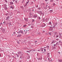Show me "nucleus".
Wrapping results in <instances>:
<instances>
[{
    "label": "nucleus",
    "mask_w": 62,
    "mask_h": 62,
    "mask_svg": "<svg viewBox=\"0 0 62 62\" xmlns=\"http://www.w3.org/2000/svg\"><path fill=\"white\" fill-rule=\"evenodd\" d=\"M17 54H21L20 56H22L23 55V54H22V53H21V52L20 51H19L18 52Z\"/></svg>",
    "instance_id": "1"
},
{
    "label": "nucleus",
    "mask_w": 62,
    "mask_h": 62,
    "mask_svg": "<svg viewBox=\"0 0 62 62\" xmlns=\"http://www.w3.org/2000/svg\"><path fill=\"white\" fill-rule=\"evenodd\" d=\"M50 31H52L53 30V27H50L49 28Z\"/></svg>",
    "instance_id": "2"
},
{
    "label": "nucleus",
    "mask_w": 62,
    "mask_h": 62,
    "mask_svg": "<svg viewBox=\"0 0 62 62\" xmlns=\"http://www.w3.org/2000/svg\"><path fill=\"white\" fill-rule=\"evenodd\" d=\"M38 14H39L40 15H42V12L41 11H39L38 12Z\"/></svg>",
    "instance_id": "3"
},
{
    "label": "nucleus",
    "mask_w": 62,
    "mask_h": 62,
    "mask_svg": "<svg viewBox=\"0 0 62 62\" xmlns=\"http://www.w3.org/2000/svg\"><path fill=\"white\" fill-rule=\"evenodd\" d=\"M61 33H59V38H62V36H61Z\"/></svg>",
    "instance_id": "4"
},
{
    "label": "nucleus",
    "mask_w": 62,
    "mask_h": 62,
    "mask_svg": "<svg viewBox=\"0 0 62 62\" xmlns=\"http://www.w3.org/2000/svg\"><path fill=\"white\" fill-rule=\"evenodd\" d=\"M46 26V24L44 23L42 25V27H44Z\"/></svg>",
    "instance_id": "5"
},
{
    "label": "nucleus",
    "mask_w": 62,
    "mask_h": 62,
    "mask_svg": "<svg viewBox=\"0 0 62 62\" xmlns=\"http://www.w3.org/2000/svg\"><path fill=\"white\" fill-rule=\"evenodd\" d=\"M58 62H62V59H58Z\"/></svg>",
    "instance_id": "6"
},
{
    "label": "nucleus",
    "mask_w": 62,
    "mask_h": 62,
    "mask_svg": "<svg viewBox=\"0 0 62 62\" xmlns=\"http://www.w3.org/2000/svg\"><path fill=\"white\" fill-rule=\"evenodd\" d=\"M57 24V22H56L54 24V26H56V25Z\"/></svg>",
    "instance_id": "7"
},
{
    "label": "nucleus",
    "mask_w": 62,
    "mask_h": 62,
    "mask_svg": "<svg viewBox=\"0 0 62 62\" xmlns=\"http://www.w3.org/2000/svg\"><path fill=\"white\" fill-rule=\"evenodd\" d=\"M49 18H46V19L45 21L46 22H47L48 21H49Z\"/></svg>",
    "instance_id": "8"
},
{
    "label": "nucleus",
    "mask_w": 62,
    "mask_h": 62,
    "mask_svg": "<svg viewBox=\"0 0 62 62\" xmlns=\"http://www.w3.org/2000/svg\"><path fill=\"white\" fill-rule=\"evenodd\" d=\"M24 20H25V21L26 22H27L28 21V18H24Z\"/></svg>",
    "instance_id": "9"
},
{
    "label": "nucleus",
    "mask_w": 62,
    "mask_h": 62,
    "mask_svg": "<svg viewBox=\"0 0 62 62\" xmlns=\"http://www.w3.org/2000/svg\"><path fill=\"white\" fill-rule=\"evenodd\" d=\"M51 24H52V23H51V22H49L48 24V25H49V24H50V25H51Z\"/></svg>",
    "instance_id": "10"
},
{
    "label": "nucleus",
    "mask_w": 62,
    "mask_h": 62,
    "mask_svg": "<svg viewBox=\"0 0 62 62\" xmlns=\"http://www.w3.org/2000/svg\"><path fill=\"white\" fill-rule=\"evenodd\" d=\"M16 54V55H17V57H19V55L18 54Z\"/></svg>",
    "instance_id": "11"
},
{
    "label": "nucleus",
    "mask_w": 62,
    "mask_h": 62,
    "mask_svg": "<svg viewBox=\"0 0 62 62\" xmlns=\"http://www.w3.org/2000/svg\"><path fill=\"white\" fill-rule=\"evenodd\" d=\"M10 4H11V5H13V3L12 2H10Z\"/></svg>",
    "instance_id": "12"
},
{
    "label": "nucleus",
    "mask_w": 62,
    "mask_h": 62,
    "mask_svg": "<svg viewBox=\"0 0 62 62\" xmlns=\"http://www.w3.org/2000/svg\"><path fill=\"white\" fill-rule=\"evenodd\" d=\"M48 10H49V9H51V7L50 6H48Z\"/></svg>",
    "instance_id": "13"
},
{
    "label": "nucleus",
    "mask_w": 62,
    "mask_h": 62,
    "mask_svg": "<svg viewBox=\"0 0 62 62\" xmlns=\"http://www.w3.org/2000/svg\"><path fill=\"white\" fill-rule=\"evenodd\" d=\"M54 46L56 47H57V46H56V44H54Z\"/></svg>",
    "instance_id": "14"
},
{
    "label": "nucleus",
    "mask_w": 62,
    "mask_h": 62,
    "mask_svg": "<svg viewBox=\"0 0 62 62\" xmlns=\"http://www.w3.org/2000/svg\"><path fill=\"white\" fill-rule=\"evenodd\" d=\"M21 31V33H22V34H23V31H19V32H20Z\"/></svg>",
    "instance_id": "15"
},
{
    "label": "nucleus",
    "mask_w": 62,
    "mask_h": 62,
    "mask_svg": "<svg viewBox=\"0 0 62 62\" xmlns=\"http://www.w3.org/2000/svg\"><path fill=\"white\" fill-rule=\"evenodd\" d=\"M9 18V16H8L7 17V19H8Z\"/></svg>",
    "instance_id": "16"
},
{
    "label": "nucleus",
    "mask_w": 62,
    "mask_h": 62,
    "mask_svg": "<svg viewBox=\"0 0 62 62\" xmlns=\"http://www.w3.org/2000/svg\"><path fill=\"white\" fill-rule=\"evenodd\" d=\"M53 12V10H51L50 11V13H52V12Z\"/></svg>",
    "instance_id": "17"
},
{
    "label": "nucleus",
    "mask_w": 62,
    "mask_h": 62,
    "mask_svg": "<svg viewBox=\"0 0 62 62\" xmlns=\"http://www.w3.org/2000/svg\"><path fill=\"white\" fill-rule=\"evenodd\" d=\"M27 2H26V4H28V3H29V0L28 1H27Z\"/></svg>",
    "instance_id": "18"
},
{
    "label": "nucleus",
    "mask_w": 62,
    "mask_h": 62,
    "mask_svg": "<svg viewBox=\"0 0 62 62\" xmlns=\"http://www.w3.org/2000/svg\"><path fill=\"white\" fill-rule=\"evenodd\" d=\"M27 4L26 3H25V7H26V6H27Z\"/></svg>",
    "instance_id": "19"
},
{
    "label": "nucleus",
    "mask_w": 62,
    "mask_h": 62,
    "mask_svg": "<svg viewBox=\"0 0 62 62\" xmlns=\"http://www.w3.org/2000/svg\"><path fill=\"white\" fill-rule=\"evenodd\" d=\"M59 42L60 43H62V42L61 41H59Z\"/></svg>",
    "instance_id": "20"
},
{
    "label": "nucleus",
    "mask_w": 62,
    "mask_h": 62,
    "mask_svg": "<svg viewBox=\"0 0 62 62\" xmlns=\"http://www.w3.org/2000/svg\"><path fill=\"white\" fill-rule=\"evenodd\" d=\"M34 17V18H36V17H37V16H36V15H35L34 16H33Z\"/></svg>",
    "instance_id": "21"
},
{
    "label": "nucleus",
    "mask_w": 62,
    "mask_h": 62,
    "mask_svg": "<svg viewBox=\"0 0 62 62\" xmlns=\"http://www.w3.org/2000/svg\"><path fill=\"white\" fill-rule=\"evenodd\" d=\"M56 38H58V37H59V36L58 35H56Z\"/></svg>",
    "instance_id": "22"
},
{
    "label": "nucleus",
    "mask_w": 62,
    "mask_h": 62,
    "mask_svg": "<svg viewBox=\"0 0 62 62\" xmlns=\"http://www.w3.org/2000/svg\"><path fill=\"white\" fill-rule=\"evenodd\" d=\"M32 22H34L35 21V20L34 19H32Z\"/></svg>",
    "instance_id": "23"
},
{
    "label": "nucleus",
    "mask_w": 62,
    "mask_h": 62,
    "mask_svg": "<svg viewBox=\"0 0 62 62\" xmlns=\"http://www.w3.org/2000/svg\"><path fill=\"white\" fill-rule=\"evenodd\" d=\"M24 0H23L22 2H21V3H23V2H24Z\"/></svg>",
    "instance_id": "24"
},
{
    "label": "nucleus",
    "mask_w": 62,
    "mask_h": 62,
    "mask_svg": "<svg viewBox=\"0 0 62 62\" xmlns=\"http://www.w3.org/2000/svg\"><path fill=\"white\" fill-rule=\"evenodd\" d=\"M22 35H18V37H21V36Z\"/></svg>",
    "instance_id": "25"
},
{
    "label": "nucleus",
    "mask_w": 62,
    "mask_h": 62,
    "mask_svg": "<svg viewBox=\"0 0 62 62\" xmlns=\"http://www.w3.org/2000/svg\"><path fill=\"white\" fill-rule=\"evenodd\" d=\"M10 8H12V9H13L14 8L12 6H11Z\"/></svg>",
    "instance_id": "26"
},
{
    "label": "nucleus",
    "mask_w": 62,
    "mask_h": 62,
    "mask_svg": "<svg viewBox=\"0 0 62 62\" xmlns=\"http://www.w3.org/2000/svg\"><path fill=\"white\" fill-rule=\"evenodd\" d=\"M26 26V25H24L23 26L24 27H25Z\"/></svg>",
    "instance_id": "27"
},
{
    "label": "nucleus",
    "mask_w": 62,
    "mask_h": 62,
    "mask_svg": "<svg viewBox=\"0 0 62 62\" xmlns=\"http://www.w3.org/2000/svg\"><path fill=\"white\" fill-rule=\"evenodd\" d=\"M40 50H43V48L42 47H41L40 48Z\"/></svg>",
    "instance_id": "28"
},
{
    "label": "nucleus",
    "mask_w": 62,
    "mask_h": 62,
    "mask_svg": "<svg viewBox=\"0 0 62 62\" xmlns=\"http://www.w3.org/2000/svg\"><path fill=\"white\" fill-rule=\"evenodd\" d=\"M48 61L49 62H50L51 61H53V60L52 59L51 60H48Z\"/></svg>",
    "instance_id": "29"
},
{
    "label": "nucleus",
    "mask_w": 62,
    "mask_h": 62,
    "mask_svg": "<svg viewBox=\"0 0 62 62\" xmlns=\"http://www.w3.org/2000/svg\"><path fill=\"white\" fill-rule=\"evenodd\" d=\"M38 19H39V20H40V17H38Z\"/></svg>",
    "instance_id": "30"
},
{
    "label": "nucleus",
    "mask_w": 62,
    "mask_h": 62,
    "mask_svg": "<svg viewBox=\"0 0 62 62\" xmlns=\"http://www.w3.org/2000/svg\"><path fill=\"white\" fill-rule=\"evenodd\" d=\"M50 2H54V0H51L50 1Z\"/></svg>",
    "instance_id": "31"
},
{
    "label": "nucleus",
    "mask_w": 62,
    "mask_h": 62,
    "mask_svg": "<svg viewBox=\"0 0 62 62\" xmlns=\"http://www.w3.org/2000/svg\"><path fill=\"white\" fill-rule=\"evenodd\" d=\"M31 28H34V26H31Z\"/></svg>",
    "instance_id": "32"
},
{
    "label": "nucleus",
    "mask_w": 62,
    "mask_h": 62,
    "mask_svg": "<svg viewBox=\"0 0 62 62\" xmlns=\"http://www.w3.org/2000/svg\"><path fill=\"white\" fill-rule=\"evenodd\" d=\"M36 8H38V5H37L36 6Z\"/></svg>",
    "instance_id": "33"
},
{
    "label": "nucleus",
    "mask_w": 62,
    "mask_h": 62,
    "mask_svg": "<svg viewBox=\"0 0 62 62\" xmlns=\"http://www.w3.org/2000/svg\"><path fill=\"white\" fill-rule=\"evenodd\" d=\"M53 6H55V3H54L53 4Z\"/></svg>",
    "instance_id": "34"
},
{
    "label": "nucleus",
    "mask_w": 62,
    "mask_h": 62,
    "mask_svg": "<svg viewBox=\"0 0 62 62\" xmlns=\"http://www.w3.org/2000/svg\"><path fill=\"white\" fill-rule=\"evenodd\" d=\"M17 33H18V34H20V32H17Z\"/></svg>",
    "instance_id": "35"
},
{
    "label": "nucleus",
    "mask_w": 62,
    "mask_h": 62,
    "mask_svg": "<svg viewBox=\"0 0 62 62\" xmlns=\"http://www.w3.org/2000/svg\"><path fill=\"white\" fill-rule=\"evenodd\" d=\"M38 9H39V10H40V8H38Z\"/></svg>",
    "instance_id": "36"
},
{
    "label": "nucleus",
    "mask_w": 62,
    "mask_h": 62,
    "mask_svg": "<svg viewBox=\"0 0 62 62\" xmlns=\"http://www.w3.org/2000/svg\"><path fill=\"white\" fill-rule=\"evenodd\" d=\"M56 40H59V39H56Z\"/></svg>",
    "instance_id": "37"
},
{
    "label": "nucleus",
    "mask_w": 62,
    "mask_h": 62,
    "mask_svg": "<svg viewBox=\"0 0 62 62\" xmlns=\"http://www.w3.org/2000/svg\"><path fill=\"white\" fill-rule=\"evenodd\" d=\"M49 46H46V48H49Z\"/></svg>",
    "instance_id": "38"
},
{
    "label": "nucleus",
    "mask_w": 62,
    "mask_h": 62,
    "mask_svg": "<svg viewBox=\"0 0 62 62\" xmlns=\"http://www.w3.org/2000/svg\"><path fill=\"white\" fill-rule=\"evenodd\" d=\"M5 9L6 10H7V8H5Z\"/></svg>",
    "instance_id": "39"
},
{
    "label": "nucleus",
    "mask_w": 62,
    "mask_h": 62,
    "mask_svg": "<svg viewBox=\"0 0 62 62\" xmlns=\"http://www.w3.org/2000/svg\"><path fill=\"white\" fill-rule=\"evenodd\" d=\"M43 33H45V31H43Z\"/></svg>",
    "instance_id": "40"
},
{
    "label": "nucleus",
    "mask_w": 62,
    "mask_h": 62,
    "mask_svg": "<svg viewBox=\"0 0 62 62\" xmlns=\"http://www.w3.org/2000/svg\"><path fill=\"white\" fill-rule=\"evenodd\" d=\"M13 34H16V32H14Z\"/></svg>",
    "instance_id": "41"
},
{
    "label": "nucleus",
    "mask_w": 62,
    "mask_h": 62,
    "mask_svg": "<svg viewBox=\"0 0 62 62\" xmlns=\"http://www.w3.org/2000/svg\"><path fill=\"white\" fill-rule=\"evenodd\" d=\"M35 43H36V42H37V41H35Z\"/></svg>",
    "instance_id": "42"
},
{
    "label": "nucleus",
    "mask_w": 62,
    "mask_h": 62,
    "mask_svg": "<svg viewBox=\"0 0 62 62\" xmlns=\"http://www.w3.org/2000/svg\"><path fill=\"white\" fill-rule=\"evenodd\" d=\"M3 23H0V25H2Z\"/></svg>",
    "instance_id": "43"
},
{
    "label": "nucleus",
    "mask_w": 62,
    "mask_h": 62,
    "mask_svg": "<svg viewBox=\"0 0 62 62\" xmlns=\"http://www.w3.org/2000/svg\"><path fill=\"white\" fill-rule=\"evenodd\" d=\"M5 2H6V3H8V1H7L6 0H5Z\"/></svg>",
    "instance_id": "44"
},
{
    "label": "nucleus",
    "mask_w": 62,
    "mask_h": 62,
    "mask_svg": "<svg viewBox=\"0 0 62 62\" xmlns=\"http://www.w3.org/2000/svg\"><path fill=\"white\" fill-rule=\"evenodd\" d=\"M17 43H18V44H20V43H19V42L18 41H17Z\"/></svg>",
    "instance_id": "45"
},
{
    "label": "nucleus",
    "mask_w": 62,
    "mask_h": 62,
    "mask_svg": "<svg viewBox=\"0 0 62 62\" xmlns=\"http://www.w3.org/2000/svg\"><path fill=\"white\" fill-rule=\"evenodd\" d=\"M44 51L45 52H46V49H44Z\"/></svg>",
    "instance_id": "46"
},
{
    "label": "nucleus",
    "mask_w": 62,
    "mask_h": 62,
    "mask_svg": "<svg viewBox=\"0 0 62 62\" xmlns=\"http://www.w3.org/2000/svg\"><path fill=\"white\" fill-rule=\"evenodd\" d=\"M43 49H41L40 50H41V51H43Z\"/></svg>",
    "instance_id": "47"
},
{
    "label": "nucleus",
    "mask_w": 62,
    "mask_h": 62,
    "mask_svg": "<svg viewBox=\"0 0 62 62\" xmlns=\"http://www.w3.org/2000/svg\"><path fill=\"white\" fill-rule=\"evenodd\" d=\"M38 60H40V59H40V58H39L38 59Z\"/></svg>",
    "instance_id": "48"
},
{
    "label": "nucleus",
    "mask_w": 62,
    "mask_h": 62,
    "mask_svg": "<svg viewBox=\"0 0 62 62\" xmlns=\"http://www.w3.org/2000/svg\"><path fill=\"white\" fill-rule=\"evenodd\" d=\"M54 42H52V43H51V44H53V43H54Z\"/></svg>",
    "instance_id": "49"
},
{
    "label": "nucleus",
    "mask_w": 62,
    "mask_h": 62,
    "mask_svg": "<svg viewBox=\"0 0 62 62\" xmlns=\"http://www.w3.org/2000/svg\"><path fill=\"white\" fill-rule=\"evenodd\" d=\"M49 35H51V33H49Z\"/></svg>",
    "instance_id": "50"
},
{
    "label": "nucleus",
    "mask_w": 62,
    "mask_h": 62,
    "mask_svg": "<svg viewBox=\"0 0 62 62\" xmlns=\"http://www.w3.org/2000/svg\"><path fill=\"white\" fill-rule=\"evenodd\" d=\"M42 4L43 5H45V4H44V3H43Z\"/></svg>",
    "instance_id": "51"
},
{
    "label": "nucleus",
    "mask_w": 62,
    "mask_h": 62,
    "mask_svg": "<svg viewBox=\"0 0 62 62\" xmlns=\"http://www.w3.org/2000/svg\"><path fill=\"white\" fill-rule=\"evenodd\" d=\"M26 52L27 53H28V52L29 53V51H27Z\"/></svg>",
    "instance_id": "52"
},
{
    "label": "nucleus",
    "mask_w": 62,
    "mask_h": 62,
    "mask_svg": "<svg viewBox=\"0 0 62 62\" xmlns=\"http://www.w3.org/2000/svg\"><path fill=\"white\" fill-rule=\"evenodd\" d=\"M16 3H17V1H16Z\"/></svg>",
    "instance_id": "53"
},
{
    "label": "nucleus",
    "mask_w": 62,
    "mask_h": 62,
    "mask_svg": "<svg viewBox=\"0 0 62 62\" xmlns=\"http://www.w3.org/2000/svg\"><path fill=\"white\" fill-rule=\"evenodd\" d=\"M54 33L55 34H57V32H55Z\"/></svg>",
    "instance_id": "54"
},
{
    "label": "nucleus",
    "mask_w": 62,
    "mask_h": 62,
    "mask_svg": "<svg viewBox=\"0 0 62 62\" xmlns=\"http://www.w3.org/2000/svg\"><path fill=\"white\" fill-rule=\"evenodd\" d=\"M58 53L59 54H61L60 52H59Z\"/></svg>",
    "instance_id": "55"
},
{
    "label": "nucleus",
    "mask_w": 62,
    "mask_h": 62,
    "mask_svg": "<svg viewBox=\"0 0 62 62\" xmlns=\"http://www.w3.org/2000/svg\"><path fill=\"white\" fill-rule=\"evenodd\" d=\"M28 57H29V58H30V56H28Z\"/></svg>",
    "instance_id": "56"
},
{
    "label": "nucleus",
    "mask_w": 62,
    "mask_h": 62,
    "mask_svg": "<svg viewBox=\"0 0 62 62\" xmlns=\"http://www.w3.org/2000/svg\"><path fill=\"white\" fill-rule=\"evenodd\" d=\"M47 54H48V55H49V54H50V53H48Z\"/></svg>",
    "instance_id": "57"
},
{
    "label": "nucleus",
    "mask_w": 62,
    "mask_h": 62,
    "mask_svg": "<svg viewBox=\"0 0 62 62\" xmlns=\"http://www.w3.org/2000/svg\"><path fill=\"white\" fill-rule=\"evenodd\" d=\"M31 25V24H28V26H30V25Z\"/></svg>",
    "instance_id": "58"
},
{
    "label": "nucleus",
    "mask_w": 62,
    "mask_h": 62,
    "mask_svg": "<svg viewBox=\"0 0 62 62\" xmlns=\"http://www.w3.org/2000/svg\"><path fill=\"white\" fill-rule=\"evenodd\" d=\"M20 7L21 8H23V7L22 6H21Z\"/></svg>",
    "instance_id": "59"
},
{
    "label": "nucleus",
    "mask_w": 62,
    "mask_h": 62,
    "mask_svg": "<svg viewBox=\"0 0 62 62\" xmlns=\"http://www.w3.org/2000/svg\"><path fill=\"white\" fill-rule=\"evenodd\" d=\"M53 27V28H54V27H55L54 26L53 27Z\"/></svg>",
    "instance_id": "60"
},
{
    "label": "nucleus",
    "mask_w": 62,
    "mask_h": 62,
    "mask_svg": "<svg viewBox=\"0 0 62 62\" xmlns=\"http://www.w3.org/2000/svg\"><path fill=\"white\" fill-rule=\"evenodd\" d=\"M40 50H38V51H39L40 52Z\"/></svg>",
    "instance_id": "61"
},
{
    "label": "nucleus",
    "mask_w": 62,
    "mask_h": 62,
    "mask_svg": "<svg viewBox=\"0 0 62 62\" xmlns=\"http://www.w3.org/2000/svg\"><path fill=\"white\" fill-rule=\"evenodd\" d=\"M15 1V0H13V2H14V1Z\"/></svg>",
    "instance_id": "62"
},
{
    "label": "nucleus",
    "mask_w": 62,
    "mask_h": 62,
    "mask_svg": "<svg viewBox=\"0 0 62 62\" xmlns=\"http://www.w3.org/2000/svg\"><path fill=\"white\" fill-rule=\"evenodd\" d=\"M60 45L61 46H62V44H60Z\"/></svg>",
    "instance_id": "63"
},
{
    "label": "nucleus",
    "mask_w": 62,
    "mask_h": 62,
    "mask_svg": "<svg viewBox=\"0 0 62 62\" xmlns=\"http://www.w3.org/2000/svg\"><path fill=\"white\" fill-rule=\"evenodd\" d=\"M6 16H7V15H8V14H6Z\"/></svg>",
    "instance_id": "64"
}]
</instances>
